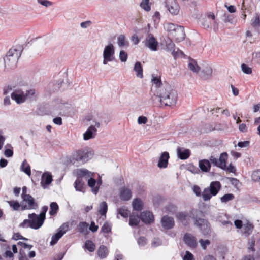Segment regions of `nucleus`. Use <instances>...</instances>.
Masks as SVG:
<instances>
[{
    "mask_svg": "<svg viewBox=\"0 0 260 260\" xmlns=\"http://www.w3.org/2000/svg\"><path fill=\"white\" fill-rule=\"evenodd\" d=\"M29 219H25L20 226L23 228H31L37 230L39 229L43 224L44 220L40 215L35 213L29 214Z\"/></svg>",
    "mask_w": 260,
    "mask_h": 260,
    "instance_id": "obj_3",
    "label": "nucleus"
},
{
    "mask_svg": "<svg viewBox=\"0 0 260 260\" xmlns=\"http://www.w3.org/2000/svg\"><path fill=\"white\" fill-rule=\"evenodd\" d=\"M212 75V69L211 66L207 63L202 64L200 70V76L204 79H207L210 78Z\"/></svg>",
    "mask_w": 260,
    "mask_h": 260,
    "instance_id": "obj_15",
    "label": "nucleus"
},
{
    "mask_svg": "<svg viewBox=\"0 0 260 260\" xmlns=\"http://www.w3.org/2000/svg\"><path fill=\"white\" fill-rule=\"evenodd\" d=\"M251 25L253 27H258L260 26V19L258 15H256L253 20H252Z\"/></svg>",
    "mask_w": 260,
    "mask_h": 260,
    "instance_id": "obj_52",
    "label": "nucleus"
},
{
    "mask_svg": "<svg viewBox=\"0 0 260 260\" xmlns=\"http://www.w3.org/2000/svg\"><path fill=\"white\" fill-rule=\"evenodd\" d=\"M179 26L173 23H167L164 24L165 29L168 32L169 35L172 36L175 32L177 27Z\"/></svg>",
    "mask_w": 260,
    "mask_h": 260,
    "instance_id": "obj_30",
    "label": "nucleus"
},
{
    "mask_svg": "<svg viewBox=\"0 0 260 260\" xmlns=\"http://www.w3.org/2000/svg\"><path fill=\"white\" fill-rule=\"evenodd\" d=\"M38 2L40 4L48 7L52 5V2L47 0H38Z\"/></svg>",
    "mask_w": 260,
    "mask_h": 260,
    "instance_id": "obj_62",
    "label": "nucleus"
},
{
    "mask_svg": "<svg viewBox=\"0 0 260 260\" xmlns=\"http://www.w3.org/2000/svg\"><path fill=\"white\" fill-rule=\"evenodd\" d=\"M69 224L68 223H64L62 224L58 229V232L52 236L50 245H53L56 244L58 240L67 232L69 230Z\"/></svg>",
    "mask_w": 260,
    "mask_h": 260,
    "instance_id": "obj_12",
    "label": "nucleus"
},
{
    "mask_svg": "<svg viewBox=\"0 0 260 260\" xmlns=\"http://www.w3.org/2000/svg\"><path fill=\"white\" fill-rule=\"evenodd\" d=\"M21 170L28 175L29 176L31 175L30 167L29 165L27 164L26 160H24L22 163L21 166Z\"/></svg>",
    "mask_w": 260,
    "mask_h": 260,
    "instance_id": "obj_40",
    "label": "nucleus"
},
{
    "mask_svg": "<svg viewBox=\"0 0 260 260\" xmlns=\"http://www.w3.org/2000/svg\"><path fill=\"white\" fill-rule=\"evenodd\" d=\"M74 187L77 191L84 192V183L82 178H77L74 183Z\"/></svg>",
    "mask_w": 260,
    "mask_h": 260,
    "instance_id": "obj_32",
    "label": "nucleus"
},
{
    "mask_svg": "<svg viewBox=\"0 0 260 260\" xmlns=\"http://www.w3.org/2000/svg\"><path fill=\"white\" fill-rule=\"evenodd\" d=\"M241 70L244 73L246 74H250L252 73L251 68L244 63L241 65Z\"/></svg>",
    "mask_w": 260,
    "mask_h": 260,
    "instance_id": "obj_51",
    "label": "nucleus"
},
{
    "mask_svg": "<svg viewBox=\"0 0 260 260\" xmlns=\"http://www.w3.org/2000/svg\"><path fill=\"white\" fill-rule=\"evenodd\" d=\"M96 184V180L91 177L88 180V185L89 186L92 188V192L94 194H96L99 190V187H95Z\"/></svg>",
    "mask_w": 260,
    "mask_h": 260,
    "instance_id": "obj_37",
    "label": "nucleus"
},
{
    "mask_svg": "<svg viewBox=\"0 0 260 260\" xmlns=\"http://www.w3.org/2000/svg\"><path fill=\"white\" fill-rule=\"evenodd\" d=\"M254 59H255L256 62L260 64V52H255L253 54Z\"/></svg>",
    "mask_w": 260,
    "mask_h": 260,
    "instance_id": "obj_64",
    "label": "nucleus"
},
{
    "mask_svg": "<svg viewBox=\"0 0 260 260\" xmlns=\"http://www.w3.org/2000/svg\"><path fill=\"white\" fill-rule=\"evenodd\" d=\"M221 184L218 181H212L209 187L205 188L202 194L204 201H209L212 196H216L221 188Z\"/></svg>",
    "mask_w": 260,
    "mask_h": 260,
    "instance_id": "obj_4",
    "label": "nucleus"
},
{
    "mask_svg": "<svg viewBox=\"0 0 260 260\" xmlns=\"http://www.w3.org/2000/svg\"><path fill=\"white\" fill-rule=\"evenodd\" d=\"M166 47L168 51L172 52V54L174 55V57H175L178 52L175 51V45L171 40H169L166 42Z\"/></svg>",
    "mask_w": 260,
    "mask_h": 260,
    "instance_id": "obj_38",
    "label": "nucleus"
},
{
    "mask_svg": "<svg viewBox=\"0 0 260 260\" xmlns=\"http://www.w3.org/2000/svg\"><path fill=\"white\" fill-rule=\"evenodd\" d=\"M100 123L99 122H95L94 125H91L83 134V139L85 140L93 138L95 137L96 134V128H99Z\"/></svg>",
    "mask_w": 260,
    "mask_h": 260,
    "instance_id": "obj_14",
    "label": "nucleus"
},
{
    "mask_svg": "<svg viewBox=\"0 0 260 260\" xmlns=\"http://www.w3.org/2000/svg\"><path fill=\"white\" fill-rule=\"evenodd\" d=\"M94 152L92 150H79L73 155V159L81 164H84L91 159Z\"/></svg>",
    "mask_w": 260,
    "mask_h": 260,
    "instance_id": "obj_6",
    "label": "nucleus"
},
{
    "mask_svg": "<svg viewBox=\"0 0 260 260\" xmlns=\"http://www.w3.org/2000/svg\"><path fill=\"white\" fill-rule=\"evenodd\" d=\"M199 243L202 249L205 250L207 248V246L210 245V241L209 240H203L201 239L199 240Z\"/></svg>",
    "mask_w": 260,
    "mask_h": 260,
    "instance_id": "obj_53",
    "label": "nucleus"
},
{
    "mask_svg": "<svg viewBox=\"0 0 260 260\" xmlns=\"http://www.w3.org/2000/svg\"><path fill=\"white\" fill-rule=\"evenodd\" d=\"M183 260H194L193 255L189 251H186L183 257Z\"/></svg>",
    "mask_w": 260,
    "mask_h": 260,
    "instance_id": "obj_61",
    "label": "nucleus"
},
{
    "mask_svg": "<svg viewBox=\"0 0 260 260\" xmlns=\"http://www.w3.org/2000/svg\"><path fill=\"white\" fill-rule=\"evenodd\" d=\"M188 68L194 73H198L200 71L201 66H198L196 61L192 59L189 60Z\"/></svg>",
    "mask_w": 260,
    "mask_h": 260,
    "instance_id": "obj_33",
    "label": "nucleus"
},
{
    "mask_svg": "<svg viewBox=\"0 0 260 260\" xmlns=\"http://www.w3.org/2000/svg\"><path fill=\"white\" fill-rule=\"evenodd\" d=\"M224 21L225 23L229 22L231 24H235L236 22V20L232 15H225V19L224 20Z\"/></svg>",
    "mask_w": 260,
    "mask_h": 260,
    "instance_id": "obj_50",
    "label": "nucleus"
},
{
    "mask_svg": "<svg viewBox=\"0 0 260 260\" xmlns=\"http://www.w3.org/2000/svg\"><path fill=\"white\" fill-rule=\"evenodd\" d=\"M250 142L248 141L243 142H239L237 145L240 148L248 147L249 146Z\"/></svg>",
    "mask_w": 260,
    "mask_h": 260,
    "instance_id": "obj_60",
    "label": "nucleus"
},
{
    "mask_svg": "<svg viewBox=\"0 0 260 260\" xmlns=\"http://www.w3.org/2000/svg\"><path fill=\"white\" fill-rule=\"evenodd\" d=\"M169 157H170L168 152H162L159 158L157 166L159 168H166L168 166V159Z\"/></svg>",
    "mask_w": 260,
    "mask_h": 260,
    "instance_id": "obj_22",
    "label": "nucleus"
},
{
    "mask_svg": "<svg viewBox=\"0 0 260 260\" xmlns=\"http://www.w3.org/2000/svg\"><path fill=\"white\" fill-rule=\"evenodd\" d=\"M132 196L131 190L126 187H122L119 190V197L123 201H128Z\"/></svg>",
    "mask_w": 260,
    "mask_h": 260,
    "instance_id": "obj_20",
    "label": "nucleus"
},
{
    "mask_svg": "<svg viewBox=\"0 0 260 260\" xmlns=\"http://www.w3.org/2000/svg\"><path fill=\"white\" fill-rule=\"evenodd\" d=\"M134 70L136 72V76L138 78H142L143 77V69L139 62L135 63Z\"/></svg>",
    "mask_w": 260,
    "mask_h": 260,
    "instance_id": "obj_35",
    "label": "nucleus"
},
{
    "mask_svg": "<svg viewBox=\"0 0 260 260\" xmlns=\"http://www.w3.org/2000/svg\"><path fill=\"white\" fill-rule=\"evenodd\" d=\"M13 238L15 240H18L19 239H22L24 240H28L27 238L23 237L22 236H21L19 233H15L13 235Z\"/></svg>",
    "mask_w": 260,
    "mask_h": 260,
    "instance_id": "obj_63",
    "label": "nucleus"
},
{
    "mask_svg": "<svg viewBox=\"0 0 260 260\" xmlns=\"http://www.w3.org/2000/svg\"><path fill=\"white\" fill-rule=\"evenodd\" d=\"M234 198V196L232 193H228L220 198V201L222 203H226V202L232 200Z\"/></svg>",
    "mask_w": 260,
    "mask_h": 260,
    "instance_id": "obj_44",
    "label": "nucleus"
},
{
    "mask_svg": "<svg viewBox=\"0 0 260 260\" xmlns=\"http://www.w3.org/2000/svg\"><path fill=\"white\" fill-rule=\"evenodd\" d=\"M22 50V47L20 46L11 48L4 58L5 67L10 69L15 68Z\"/></svg>",
    "mask_w": 260,
    "mask_h": 260,
    "instance_id": "obj_2",
    "label": "nucleus"
},
{
    "mask_svg": "<svg viewBox=\"0 0 260 260\" xmlns=\"http://www.w3.org/2000/svg\"><path fill=\"white\" fill-rule=\"evenodd\" d=\"M111 230V226L110 224L107 222H106L102 227V231L105 233H107L109 232Z\"/></svg>",
    "mask_w": 260,
    "mask_h": 260,
    "instance_id": "obj_54",
    "label": "nucleus"
},
{
    "mask_svg": "<svg viewBox=\"0 0 260 260\" xmlns=\"http://www.w3.org/2000/svg\"><path fill=\"white\" fill-rule=\"evenodd\" d=\"M132 205L134 210L136 211L141 210L143 207V204L142 200L139 198H136L133 200Z\"/></svg>",
    "mask_w": 260,
    "mask_h": 260,
    "instance_id": "obj_34",
    "label": "nucleus"
},
{
    "mask_svg": "<svg viewBox=\"0 0 260 260\" xmlns=\"http://www.w3.org/2000/svg\"><path fill=\"white\" fill-rule=\"evenodd\" d=\"M198 165L200 170L205 173L209 172L211 168L210 161L207 159L199 160Z\"/></svg>",
    "mask_w": 260,
    "mask_h": 260,
    "instance_id": "obj_23",
    "label": "nucleus"
},
{
    "mask_svg": "<svg viewBox=\"0 0 260 260\" xmlns=\"http://www.w3.org/2000/svg\"><path fill=\"white\" fill-rule=\"evenodd\" d=\"M140 221V218L138 215H131L129 217V225L132 226H136Z\"/></svg>",
    "mask_w": 260,
    "mask_h": 260,
    "instance_id": "obj_41",
    "label": "nucleus"
},
{
    "mask_svg": "<svg viewBox=\"0 0 260 260\" xmlns=\"http://www.w3.org/2000/svg\"><path fill=\"white\" fill-rule=\"evenodd\" d=\"M9 205L12 207L14 210H18L21 208V204H19L18 202L15 201H8Z\"/></svg>",
    "mask_w": 260,
    "mask_h": 260,
    "instance_id": "obj_49",
    "label": "nucleus"
},
{
    "mask_svg": "<svg viewBox=\"0 0 260 260\" xmlns=\"http://www.w3.org/2000/svg\"><path fill=\"white\" fill-rule=\"evenodd\" d=\"M228 158V153L226 152H223L220 155L219 159L214 156H211L209 160L210 161L211 164H212L214 166L220 168H224Z\"/></svg>",
    "mask_w": 260,
    "mask_h": 260,
    "instance_id": "obj_11",
    "label": "nucleus"
},
{
    "mask_svg": "<svg viewBox=\"0 0 260 260\" xmlns=\"http://www.w3.org/2000/svg\"><path fill=\"white\" fill-rule=\"evenodd\" d=\"M78 232L84 235H86L88 233V224L86 222H80L77 226Z\"/></svg>",
    "mask_w": 260,
    "mask_h": 260,
    "instance_id": "obj_31",
    "label": "nucleus"
},
{
    "mask_svg": "<svg viewBox=\"0 0 260 260\" xmlns=\"http://www.w3.org/2000/svg\"><path fill=\"white\" fill-rule=\"evenodd\" d=\"M152 82L156 88L154 96L151 98L153 102L157 100L160 104L165 106H171L176 104L177 94L170 85H162L160 79L157 77H153Z\"/></svg>",
    "mask_w": 260,
    "mask_h": 260,
    "instance_id": "obj_1",
    "label": "nucleus"
},
{
    "mask_svg": "<svg viewBox=\"0 0 260 260\" xmlns=\"http://www.w3.org/2000/svg\"><path fill=\"white\" fill-rule=\"evenodd\" d=\"M50 209L51 210L49 212V213L51 215H55L58 209V206L55 202H52L50 204Z\"/></svg>",
    "mask_w": 260,
    "mask_h": 260,
    "instance_id": "obj_45",
    "label": "nucleus"
},
{
    "mask_svg": "<svg viewBox=\"0 0 260 260\" xmlns=\"http://www.w3.org/2000/svg\"><path fill=\"white\" fill-rule=\"evenodd\" d=\"M251 178L254 181L260 182V170L253 171L251 174Z\"/></svg>",
    "mask_w": 260,
    "mask_h": 260,
    "instance_id": "obj_48",
    "label": "nucleus"
},
{
    "mask_svg": "<svg viewBox=\"0 0 260 260\" xmlns=\"http://www.w3.org/2000/svg\"><path fill=\"white\" fill-rule=\"evenodd\" d=\"M153 214L149 211L143 212L141 214V220L146 223H150L153 221Z\"/></svg>",
    "mask_w": 260,
    "mask_h": 260,
    "instance_id": "obj_25",
    "label": "nucleus"
},
{
    "mask_svg": "<svg viewBox=\"0 0 260 260\" xmlns=\"http://www.w3.org/2000/svg\"><path fill=\"white\" fill-rule=\"evenodd\" d=\"M177 218L184 225L188 223L189 219L188 215L186 212H179L176 214Z\"/></svg>",
    "mask_w": 260,
    "mask_h": 260,
    "instance_id": "obj_27",
    "label": "nucleus"
},
{
    "mask_svg": "<svg viewBox=\"0 0 260 260\" xmlns=\"http://www.w3.org/2000/svg\"><path fill=\"white\" fill-rule=\"evenodd\" d=\"M85 247L90 252L94 251L95 248L94 244L90 240H87L86 241Z\"/></svg>",
    "mask_w": 260,
    "mask_h": 260,
    "instance_id": "obj_43",
    "label": "nucleus"
},
{
    "mask_svg": "<svg viewBox=\"0 0 260 260\" xmlns=\"http://www.w3.org/2000/svg\"><path fill=\"white\" fill-rule=\"evenodd\" d=\"M35 93L34 89H30L24 93L21 90H15L11 93V98L15 100L18 104L24 102L26 98H30Z\"/></svg>",
    "mask_w": 260,
    "mask_h": 260,
    "instance_id": "obj_8",
    "label": "nucleus"
},
{
    "mask_svg": "<svg viewBox=\"0 0 260 260\" xmlns=\"http://www.w3.org/2000/svg\"><path fill=\"white\" fill-rule=\"evenodd\" d=\"M32 43L39 49L43 48L45 44V40L41 38L34 39Z\"/></svg>",
    "mask_w": 260,
    "mask_h": 260,
    "instance_id": "obj_36",
    "label": "nucleus"
},
{
    "mask_svg": "<svg viewBox=\"0 0 260 260\" xmlns=\"http://www.w3.org/2000/svg\"><path fill=\"white\" fill-rule=\"evenodd\" d=\"M73 174L77 177V178H85L88 179L94 175V173L86 169H77L74 171Z\"/></svg>",
    "mask_w": 260,
    "mask_h": 260,
    "instance_id": "obj_17",
    "label": "nucleus"
},
{
    "mask_svg": "<svg viewBox=\"0 0 260 260\" xmlns=\"http://www.w3.org/2000/svg\"><path fill=\"white\" fill-rule=\"evenodd\" d=\"M221 169L231 173H234L236 171L234 166H233L232 164H230L228 166H227L226 162L225 163V167L224 168Z\"/></svg>",
    "mask_w": 260,
    "mask_h": 260,
    "instance_id": "obj_57",
    "label": "nucleus"
},
{
    "mask_svg": "<svg viewBox=\"0 0 260 260\" xmlns=\"http://www.w3.org/2000/svg\"><path fill=\"white\" fill-rule=\"evenodd\" d=\"M22 201L21 202V210L36 209L38 208V204L35 202L32 197L29 194H22Z\"/></svg>",
    "mask_w": 260,
    "mask_h": 260,
    "instance_id": "obj_9",
    "label": "nucleus"
},
{
    "mask_svg": "<svg viewBox=\"0 0 260 260\" xmlns=\"http://www.w3.org/2000/svg\"><path fill=\"white\" fill-rule=\"evenodd\" d=\"M185 34L183 27L179 26L177 27L176 31L172 34V36L175 38L176 40L180 42L185 38Z\"/></svg>",
    "mask_w": 260,
    "mask_h": 260,
    "instance_id": "obj_24",
    "label": "nucleus"
},
{
    "mask_svg": "<svg viewBox=\"0 0 260 260\" xmlns=\"http://www.w3.org/2000/svg\"><path fill=\"white\" fill-rule=\"evenodd\" d=\"M161 223L164 229L167 230L170 229L174 225V219L168 216H165L161 218Z\"/></svg>",
    "mask_w": 260,
    "mask_h": 260,
    "instance_id": "obj_21",
    "label": "nucleus"
},
{
    "mask_svg": "<svg viewBox=\"0 0 260 260\" xmlns=\"http://www.w3.org/2000/svg\"><path fill=\"white\" fill-rule=\"evenodd\" d=\"M108 206L105 202H102L99 206V212L101 215H106L107 212Z\"/></svg>",
    "mask_w": 260,
    "mask_h": 260,
    "instance_id": "obj_42",
    "label": "nucleus"
},
{
    "mask_svg": "<svg viewBox=\"0 0 260 260\" xmlns=\"http://www.w3.org/2000/svg\"><path fill=\"white\" fill-rule=\"evenodd\" d=\"M119 59L121 62H125L127 59V54L123 50H121L119 53Z\"/></svg>",
    "mask_w": 260,
    "mask_h": 260,
    "instance_id": "obj_55",
    "label": "nucleus"
},
{
    "mask_svg": "<svg viewBox=\"0 0 260 260\" xmlns=\"http://www.w3.org/2000/svg\"><path fill=\"white\" fill-rule=\"evenodd\" d=\"M184 241L185 243L191 248H194L197 246L196 238L191 234H185L184 236Z\"/></svg>",
    "mask_w": 260,
    "mask_h": 260,
    "instance_id": "obj_18",
    "label": "nucleus"
},
{
    "mask_svg": "<svg viewBox=\"0 0 260 260\" xmlns=\"http://www.w3.org/2000/svg\"><path fill=\"white\" fill-rule=\"evenodd\" d=\"M166 7L169 12L174 15H177L180 10V7L176 0H166Z\"/></svg>",
    "mask_w": 260,
    "mask_h": 260,
    "instance_id": "obj_13",
    "label": "nucleus"
},
{
    "mask_svg": "<svg viewBox=\"0 0 260 260\" xmlns=\"http://www.w3.org/2000/svg\"><path fill=\"white\" fill-rule=\"evenodd\" d=\"M162 242L160 239L158 238H154L152 242V245L153 247H157L161 244Z\"/></svg>",
    "mask_w": 260,
    "mask_h": 260,
    "instance_id": "obj_58",
    "label": "nucleus"
},
{
    "mask_svg": "<svg viewBox=\"0 0 260 260\" xmlns=\"http://www.w3.org/2000/svg\"><path fill=\"white\" fill-rule=\"evenodd\" d=\"M244 233L246 236L250 235L253 231V226L250 223H247L244 224L243 226Z\"/></svg>",
    "mask_w": 260,
    "mask_h": 260,
    "instance_id": "obj_39",
    "label": "nucleus"
},
{
    "mask_svg": "<svg viewBox=\"0 0 260 260\" xmlns=\"http://www.w3.org/2000/svg\"><path fill=\"white\" fill-rule=\"evenodd\" d=\"M103 63L107 65L108 62L115 60V47L111 43L106 45L103 52Z\"/></svg>",
    "mask_w": 260,
    "mask_h": 260,
    "instance_id": "obj_7",
    "label": "nucleus"
},
{
    "mask_svg": "<svg viewBox=\"0 0 260 260\" xmlns=\"http://www.w3.org/2000/svg\"><path fill=\"white\" fill-rule=\"evenodd\" d=\"M202 26L205 29L213 28L216 30L218 28V24L215 19V15L210 12L207 13L201 20Z\"/></svg>",
    "mask_w": 260,
    "mask_h": 260,
    "instance_id": "obj_5",
    "label": "nucleus"
},
{
    "mask_svg": "<svg viewBox=\"0 0 260 260\" xmlns=\"http://www.w3.org/2000/svg\"><path fill=\"white\" fill-rule=\"evenodd\" d=\"M118 213L123 217H127L129 214V211L125 206H123L119 209Z\"/></svg>",
    "mask_w": 260,
    "mask_h": 260,
    "instance_id": "obj_46",
    "label": "nucleus"
},
{
    "mask_svg": "<svg viewBox=\"0 0 260 260\" xmlns=\"http://www.w3.org/2000/svg\"><path fill=\"white\" fill-rule=\"evenodd\" d=\"M117 45L120 47H127L129 46V42L125 39V37L123 35H120L117 38Z\"/></svg>",
    "mask_w": 260,
    "mask_h": 260,
    "instance_id": "obj_28",
    "label": "nucleus"
},
{
    "mask_svg": "<svg viewBox=\"0 0 260 260\" xmlns=\"http://www.w3.org/2000/svg\"><path fill=\"white\" fill-rule=\"evenodd\" d=\"M194 224L200 229L203 235L207 236L210 234L211 231L210 225L207 220L203 218H196Z\"/></svg>",
    "mask_w": 260,
    "mask_h": 260,
    "instance_id": "obj_10",
    "label": "nucleus"
},
{
    "mask_svg": "<svg viewBox=\"0 0 260 260\" xmlns=\"http://www.w3.org/2000/svg\"><path fill=\"white\" fill-rule=\"evenodd\" d=\"M177 154L181 159H186L190 156V151L188 149H184L181 148H177Z\"/></svg>",
    "mask_w": 260,
    "mask_h": 260,
    "instance_id": "obj_26",
    "label": "nucleus"
},
{
    "mask_svg": "<svg viewBox=\"0 0 260 260\" xmlns=\"http://www.w3.org/2000/svg\"><path fill=\"white\" fill-rule=\"evenodd\" d=\"M138 245L140 246H143L147 244V240L144 237H140L137 240Z\"/></svg>",
    "mask_w": 260,
    "mask_h": 260,
    "instance_id": "obj_56",
    "label": "nucleus"
},
{
    "mask_svg": "<svg viewBox=\"0 0 260 260\" xmlns=\"http://www.w3.org/2000/svg\"><path fill=\"white\" fill-rule=\"evenodd\" d=\"M97 253L100 258H105L108 254V248L104 245H101L98 248Z\"/></svg>",
    "mask_w": 260,
    "mask_h": 260,
    "instance_id": "obj_29",
    "label": "nucleus"
},
{
    "mask_svg": "<svg viewBox=\"0 0 260 260\" xmlns=\"http://www.w3.org/2000/svg\"><path fill=\"white\" fill-rule=\"evenodd\" d=\"M147 118L145 116H140L138 118V123L139 124H146L147 122Z\"/></svg>",
    "mask_w": 260,
    "mask_h": 260,
    "instance_id": "obj_59",
    "label": "nucleus"
},
{
    "mask_svg": "<svg viewBox=\"0 0 260 260\" xmlns=\"http://www.w3.org/2000/svg\"><path fill=\"white\" fill-rule=\"evenodd\" d=\"M158 44V42L151 34H149L145 40V45L153 51L157 50Z\"/></svg>",
    "mask_w": 260,
    "mask_h": 260,
    "instance_id": "obj_16",
    "label": "nucleus"
},
{
    "mask_svg": "<svg viewBox=\"0 0 260 260\" xmlns=\"http://www.w3.org/2000/svg\"><path fill=\"white\" fill-rule=\"evenodd\" d=\"M149 1V0H142L140 4L141 8L146 11H149L151 9Z\"/></svg>",
    "mask_w": 260,
    "mask_h": 260,
    "instance_id": "obj_47",
    "label": "nucleus"
},
{
    "mask_svg": "<svg viewBox=\"0 0 260 260\" xmlns=\"http://www.w3.org/2000/svg\"><path fill=\"white\" fill-rule=\"evenodd\" d=\"M52 181V176L50 173L45 172L42 175L41 184L43 188H46Z\"/></svg>",
    "mask_w": 260,
    "mask_h": 260,
    "instance_id": "obj_19",
    "label": "nucleus"
}]
</instances>
